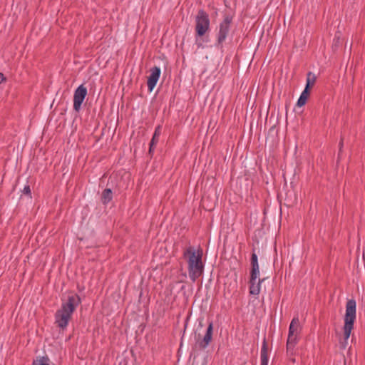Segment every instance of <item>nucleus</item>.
<instances>
[{
	"label": "nucleus",
	"instance_id": "obj_1",
	"mask_svg": "<svg viewBox=\"0 0 365 365\" xmlns=\"http://www.w3.org/2000/svg\"><path fill=\"white\" fill-rule=\"evenodd\" d=\"M81 302V298L77 294L68 296L66 302L61 304V308L55 314V324L58 327L62 330L67 328L73 313Z\"/></svg>",
	"mask_w": 365,
	"mask_h": 365
},
{
	"label": "nucleus",
	"instance_id": "obj_2",
	"mask_svg": "<svg viewBox=\"0 0 365 365\" xmlns=\"http://www.w3.org/2000/svg\"><path fill=\"white\" fill-rule=\"evenodd\" d=\"M202 250H196V249L192 246L187 247L183 252V257L187 262L189 277L192 282H195L204 272V264L202 261Z\"/></svg>",
	"mask_w": 365,
	"mask_h": 365
},
{
	"label": "nucleus",
	"instance_id": "obj_3",
	"mask_svg": "<svg viewBox=\"0 0 365 365\" xmlns=\"http://www.w3.org/2000/svg\"><path fill=\"white\" fill-rule=\"evenodd\" d=\"M356 319V301L349 299L346 304V313L344 316V338L346 341L349 338L354 328V323Z\"/></svg>",
	"mask_w": 365,
	"mask_h": 365
},
{
	"label": "nucleus",
	"instance_id": "obj_4",
	"mask_svg": "<svg viewBox=\"0 0 365 365\" xmlns=\"http://www.w3.org/2000/svg\"><path fill=\"white\" fill-rule=\"evenodd\" d=\"M232 22V16L230 15H225L223 21L219 25V31L217 34V40L215 46L218 48H222L223 43L226 40Z\"/></svg>",
	"mask_w": 365,
	"mask_h": 365
},
{
	"label": "nucleus",
	"instance_id": "obj_5",
	"mask_svg": "<svg viewBox=\"0 0 365 365\" xmlns=\"http://www.w3.org/2000/svg\"><path fill=\"white\" fill-rule=\"evenodd\" d=\"M210 18L206 11L200 9L195 17V31L198 36H202L210 29Z\"/></svg>",
	"mask_w": 365,
	"mask_h": 365
},
{
	"label": "nucleus",
	"instance_id": "obj_6",
	"mask_svg": "<svg viewBox=\"0 0 365 365\" xmlns=\"http://www.w3.org/2000/svg\"><path fill=\"white\" fill-rule=\"evenodd\" d=\"M87 96V88L83 85H80L74 91L73 94V109L78 112L81 105Z\"/></svg>",
	"mask_w": 365,
	"mask_h": 365
},
{
	"label": "nucleus",
	"instance_id": "obj_7",
	"mask_svg": "<svg viewBox=\"0 0 365 365\" xmlns=\"http://www.w3.org/2000/svg\"><path fill=\"white\" fill-rule=\"evenodd\" d=\"M150 74L148 78L147 85H148V91L150 92H151L153 90V88H155V86H156V84L159 80V78H160V76L161 73V71L159 67L154 66L152 68H150Z\"/></svg>",
	"mask_w": 365,
	"mask_h": 365
},
{
	"label": "nucleus",
	"instance_id": "obj_8",
	"mask_svg": "<svg viewBox=\"0 0 365 365\" xmlns=\"http://www.w3.org/2000/svg\"><path fill=\"white\" fill-rule=\"evenodd\" d=\"M212 333H213V324L211 322L209 323V325L207 328L206 333H205L203 339L201 340L198 339L197 341V343L198 344L199 347L200 349H204L209 345V344L210 343V341L212 340Z\"/></svg>",
	"mask_w": 365,
	"mask_h": 365
},
{
	"label": "nucleus",
	"instance_id": "obj_9",
	"mask_svg": "<svg viewBox=\"0 0 365 365\" xmlns=\"http://www.w3.org/2000/svg\"><path fill=\"white\" fill-rule=\"evenodd\" d=\"M297 343V334H288L287 341V353L289 356L294 354V348Z\"/></svg>",
	"mask_w": 365,
	"mask_h": 365
},
{
	"label": "nucleus",
	"instance_id": "obj_10",
	"mask_svg": "<svg viewBox=\"0 0 365 365\" xmlns=\"http://www.w3.org/2000/svg\"><path fill=\"white\" fill-rule=\"evenodd\" d=\"M264 280V279H258L257 281H252L250 279V293L252 295H258L260 292L261 284Z\"/></svg>",
	"mask_w": 365,
	"mask_h": 365
},
{
	"label": "nucleus",
	"instance_id": "obj_11",
	"mask_svg": "<svg viewBox=\"0 0 365 365\" xmlns=\"http://www.w3.org/2000/svg\"><path fill=\"white\" fill-rule=\"evenodd\" d=\"M260 361L261 364L260 365H267L268 364V346L267 343L266 341V339H264L262 348H261V353H260Z\"/></svg>",
	"mask_w": 365,
	"mask_h": 365
},
{
	"label": "nucleus",
	"instance_id": "obj_12",
	"mask_svg": "<svg viewBox=\"0 0 365 365\" xmlns=\"http://www.w3.org/2000/svg\"><path fill=\"white\" fill-rule=\"evenodd\" d=\"M161 133V128L158 125L155 130L153 136L150 142L149 153H151L155 146L157 145L159 140V137Z\"/></svg>",
	"mask_w": 365,
	"mask_h": 365
},
{
	"label": "nucleus",
	"instance_id": "obj_13",
	"mask_svg": "<svg viewBox=\"0 0 365 365\" xmlns=\"http://www.w3.org/2000/svg\"><path fill=\"white\" fill-rule=\"evenodd\" d=\"M299 328V320L298 317H294L290 323L288 334H289V335L297 334V335Z\"/></svg>",
	"mask_w": 365,
	"mask_h": 365
},
{
	"label": "nucleus",
	"instance_id": "obj_14",
	"mask_svg": "<svg viewBox=\"0 0 365 365\" xmlns=\"http://www.w3.org/2000/svg\"><path fill=\"white\" fill-rule=\"evenodd\" d=\"M309 94L310 91L304 88L297 101V106L299 107H302L304 105H305L307 100L309 96Z\"/></svg>",
	"mask_w": 365,
	"mask_h": 365
},
{
	"label": "nucleus",
	"instance_id": "obj_15",
	"mask_svg": "<svg viewBox=\"0 0 365 365\" xmlns=\"http://www.w3.org/2000/svg\"><path fill=\"white\" fill-rule=\"evenodd\" d=\"M113 198L112 190L110 188L105 189L101 195V201L104 205L108 204Z\"/></svg>",
	"mask_w": 365,
	"mask_h": 365
},
{
	"label": "nucleus",
	"instance_id": "obj_16",
	"mask_svg": "<svg viewBox=\"0 0 365 365\" xmlns=\"http://www.w3.org/2000/svg\"><path fill=\"white\" fill-rule=\"evenodd\" d=\"M316 76L312 72H308L307 75V83L305 86V89L309 90L313 87L316 82Z\"/></svg>",
	"mask_w": 365,
	"mask_h": 365
},
{
	"label": "nucleus",
	"instance_id": "obj_17",
	"mask_svg": "<svg viewBox=\"0 0 365 365\" xmlns=\"http://www.w3.org/2000/svg\"><path fill=\"white\" fill-rule=\"evenodd\" d=\"M259 277V267L251 268L250 279L252 281L257 280Z\"/></svg>",
	"mask_w": 365,
	"mask_h": 365
},
{
	"label": "nucleus",
	"instance_id": "obj_18",
	"mask_svg": "<svg viewBox=\"0 0 365 365\" xmlns=\"http://www.w3.org/2000/svg\"><path fill=\"white\" fill-rule=\"evenodd\" d=\"M251 268L259 267L258 258L257 254L253 251L250 259Z\"/></svg>",
	"mask_w": 365,
	"mask_h": 365
},
{
	"label": "nucleus",
	"instance_id": "obj_19",
	"mask_svg": "<svg viewBox=\"0 0 365 365\" xmlns=\"http://www.w3.org/2000/svg\"><path fill=\"white\" fill-rule=\"evenodd\" d=\"M23 193L27 195H29L31 197V188L29 185H26L23 189Z\"/></svg>",
	"mask_w": 365,
	"mask_h": 365
},
{
	"label": "nucleus",
	"instance_id": "obj_20",
	"mask_svg": "<svg viewBox=\"0 0 365 365\" xmlns=\"http://www.w3.org/2000/svg\"><path fill=\"white\" fill-rule=\"evenodd\" d=\"M4 81H6V78L4 77V75L2 73H0V83Z\"/></svg>",
	"mask_w": 365,
	"mask_h": 365
},
{
	"label": "nucleus",
	"instance_id": "obj_21",
	"mask_svg": "<svg viewBox=\"0 0 365 365\" xmlns=\"http://www.w3.org/2000/svg\"><path fill=\"white\" fill-rule=\"evenodd\" d=\"M342 147H343V141H342V140H341V141L339 143V150H341Z\"/></svg>",
	"mask_w": 365,
	"mask_h": 365
},
{
	"label": "nucleus",
	"instance_id": "obj_22",
	"mask_svg": "<svg viewBox=\"0 0 365 365\" xmlns=\"http://www.w3.org/2000/svg\"><path fill=\"white\" fill-rule=\"evenodd\" d=\"M39 365H48V364H44V363H41V364H40Z\"/></svg>",
	"mask_w": 365,
	"mask_h": 365
},
{
	"label": "nucleus",
	"instance_id": "obj_23",
	"mask_svg": "<svg viewBox=\"0 0 365 365\" xmlns=\"http://www.w3.org/2000/svg\"><path fill=\"white\" fill-rule=\"evenodd\" d=\"M200 326L202 327V324L201 322H200Z\"/></svg>",
	"mask_w": 365,
	"mask_h": 365
}]
</instances>
